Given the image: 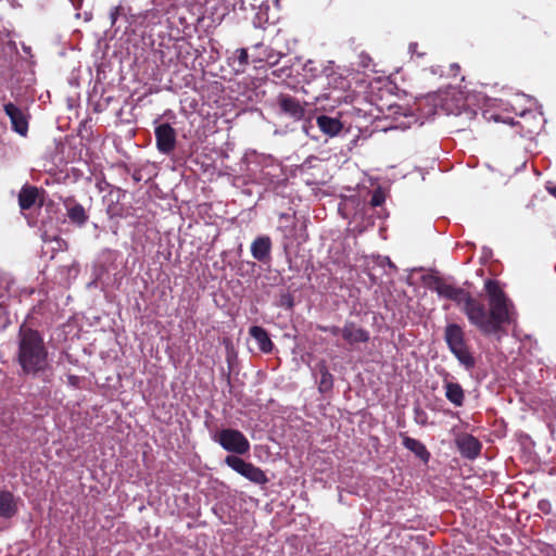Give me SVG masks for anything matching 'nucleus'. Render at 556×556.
Returning <instances> with one entry per match:
<instances>
[{
  "label": "nucleus",
  "mask_w": 556,
  "mask_h": 556,
  "mask_svg": "<svg viewBox=\"0 0 556 556\" xmlns=\"http://www.w3.org/2000/svg\"><path fill=\"white\" fill-rule=\"evenodd\" d=\"M15 361L25 376L41 377L51 368V357L43 336L26 325L20 327Z\"/></svg>",
  "instance_id": "2"
},
{
  "label": "nucleus",
  "mask_w": 556,
  "mask_h": 556,
  "mask_svg": "<svg viewBox=\"0 0 556 556\" xmlns=\"http://www.w3.org/2000/svg\"><path fill=\"white\" fill-rule=\"evenodd\" d=\"M395 113L401 114L404 121L399 122L396 125L392 126V128H401L404 130L409 128L414 123H417V118L412 113H408V110L405 108L399 106Z\"/></svg>",
  "instance_id": "24"
},
{
  "label": "nucleus",
  "mask_w": 556,
  "mask_h": 556,
  "mask_svg": "<svg viewBox=\"0 0 556 556\" xmlns=\"http://www.w3.org/2000/svg\"><path fill=\"white\" fill-rule=\"evenodd\" d=\"M20 497L12 492L0 490V517L4 519L13 518L18 511Z\"/></svg>",
  "instance_id": "10"
},
{
  "label": "nucleus",
  "mask_w": 556,
  "mask_h": 556,
  "mask_svg": "<svg viewBox=\"0 0 556 556\" xmlns=\"http://www.w3.org/2000/svg\"><path fill=\"white\" fill-rule=\"evenodd\" d=\"M278 105L281 113L294 121H300L304 117V108L301 105L299 100L289 94H280L278 97Z\"/></svg>",
  "instance_id": "8"
},
{
  "label": "nucleus",
  "mask_w": 556,
  "mask_h": 556,
  "mask_svg": "<svg viewBox=\"0 0 556 556\" xmlns=\"http://www.w3.org/2000/svg\"><path fill=\"white\" fill-rule=\"evenodd\" d=\"M16 294L15 281L9 274L0 273V307Z\"/></svg>",
  "instance_id": "18"
},
{
  "label": "nucleus",
  "mask_w": 556,
  "mask_h": 556,
  "mask_svg": "<svg viewBox=\"0 0 556 556\" xmlns=\"http://www.w3.org/2000/svg\"><path fill=\"white\" fill-rule=\"evenodd\" d=\"M121 14V7H114L111 9L110 11V21H111V25H115L118 16Z\"/></svg>",
  "instance_id": "30"
},
{
  "label": "nucleus",
  "mask_w": 556,
  "mask_h": 556,
  "mask_svg": "<svg viewBox=\"0 0 556 556\" xmlns=\"http://www.w3.org/2000/svg\"><path fill=\"white\" fill-rule=\"evenodd\" d=\"M38 190L35 187H24L18 193V204L22 210H29L36 202Z\"/></svg>",
  "instance_id": "21"
},
{
  "label": "nucleus",
  "mask_w": 556,
  "mask_h": 556,
  "mask_svg": "<svg viewBox=\"0 0 556 556\" xmlns=\"http://www.w3.org/2000/svg\"><path fill=\"white\" fill-rule=\"evenodd\" d=\"M341 336L349 344L365 343L369 340V332L352 321L344 324Z\"/></svg>",
  "instance_id": "13"
},
{
  "label": "nucleus",
  "mask_w": 556,
  "mask_h": 556,
  "mask_svg": "<svg viewBox=\"0 0 556 556\" xmlns=\"http://www.w3.org/2000/svg\"><path fill=\"white\" fill-rule=\"evenodd\" d=\"M386 201L384 192L381 188H378L374 191L371 199H370V205L374 207L380 206Z\"/></svg>",
  "instance_id": "28"
},
{
  "label": "nucleus",
  "mask_w": 556,
  "mask_h": 556,
  "mask_svg": "<svg viewBox=\"0 0 556 556\" xmlns=\"http://www.w3.org/2000/svg\"><path fill=\"white\" fill-rule=\"evenodd\" d=\"M318 128L327 136L334 137L343 128V124L338 117H331L328 115H319L316 118Z\"/></svg>",
  "instance_id": "15"
},
{
  "label": "nucleus",
  "mask_w": 556,
  "mask_h": 556,
  "mask_svg": "<svg viewBox=\"0 0 556 556\" xmlns=\"http://www.w3.org/2000/svg\"><path fill=\"white\" fill-rule=\"evenodd\" d=\"M186 4L195 20L201 21L204 17L205 7L211 5V0H186Z\"/></svg>",
  "instance_id": "22"
},
{
  "label": "nucleus",
  "mask_w": 556,
  "mask_h": 556,
  "mask_svg": "<svg viewBox=\"0 0 556 556\" xmlns=\"http://www.w3.org/2000/svg\"><path fill=\"white\" fill-rule=\"evenodd\" d=\"M450 374L445 372L443 378V388L445 390V397L455 407L463 406L465 402V391L462 386L448 379Z\"/></svg>",
  "instance_id": "9"
},
{
  "label": "nucleus",
  "mask_w": 556,
  "mask_h": 556,
  "mask_svg": "<svg viewBox=\"0 0 556 556\" xmlns=\"http://www.w3.org/2000/svg\"><path fill=\"white\" fill-rule=\"evenodd\" d=\"M386 262H387V264H388V266H389V267H391V268H395V265L390 261V258H388V257H387V258H386Z\"/></svg>",
  "instance_id": "35"
},
{
  "label": "nucleus",
  "mask_w": 556,
  "mask_h": 556,
  "mask_svg": "<svg viewBox=\"0 0 556 556\" xmlns=\"http://www.w3.org/2000/svg\"><path fill=\"white\" fill-rule=\"evenodd\" d=\"M265 55L262 61H265L269 65H276L281 59L282 54L280 52H275L271 49H265Z\"/></svg>",
  "instance_id": "27"
},
{
  "label": "nucleus",
  "mask_w": 556,
  "mask_h": 556,
  "mask_svg": "<svg viewBox=\"0 0 556 556\" xmlns=\"http://www.w3.org/2000/svg\"><path fill=\"white\" fill-rule=\"evenodd\" d=\"M444 339L448 349L466 343L464 331L457 324H450L445 327Z\"/></svg>",
  "instance_id": "16"
},
{
  "label": "nucleus",
  "mask_w": 556,
  "mask_h": 556,
  "mask_svg": "<svg viewBox=\"0 0 556 556\" xmlns=\"http://www.w3.org/2000/svg\"><path fill=\"white\" fill-rule=\"evenodd\" d=\"M213 439L225 451L237 455H244L250 451L249 440L241 431L237 429H222L214 435Z\"/></svg>",
  "instance_id": "4"
},
{
  "label": "nucleus",
  "mask_w": 556,
  "mask_h": 556,
  "mask_svg": "<svg viewBox=\"0 0 556 556\" xmlns=\"http://www.w3.org/2000/svg\"><path fill=\"white\" fill-rule=\"evenodd\" d=\"M320 329L325 332H329L330 334H332L334 337L341 334V331H342V328L337 327V326H326Z\"/></svg>",
  "instance_id": "31"
},
{
  "label": "nucleus",
  "mask_w": 556,
  "mask_h": 556,
  "mask_svg": "<svg viewBox=\"0 0 556 556\" xmlns=\"http://www.w3.org/2000/svg\"><path fill=\"white\" fill-rule=\"evenodd\" d=\"M450 351L466 370H470L475 367L476 359L472 356L466 343L458 346H454L450 349Z\"/></svg>",
  "instance_id": "17"
},
{
  "label": "nucleus",
  "mask_w": 556,
  "mask_h": 556,
  "mask_svg": "<svg viewBox=\"0 0 556 556\" xmlns=\"http://www.w3.org/2000/svg\"><path fill=\"white\" fill-rule=\"evenodd\" d=\"M318 372L320 375L319 379V390L320 392H327L332 388L333 379L332 375L329 372L328 368L325 364L318 365Z\"/></svg>",
  "instance_id": "23"
},
{
  "label": "nucleus",
  "mask_w": 556,
  "mask_h": 556,
  "mask_svg": "<svg viewBox=\"0 0 556 556\" xmlns=\"http://www.w3.org/2000/svg\"><path fill=\"white\" fill-rule=\"evenodd\" d=\"M225 464L254 484L265 485L269 481L266 473L260 467L245 462L237 455H227Z\"/></svg>",
  "instance_id": "5"
},
{
  "label": "nucleus",
  "mask_w": 556,
  "mask_h": 556,
  "mask_svg": "<svg viewBox=\"0 0 556 556\" xmlns=\"http://www.w3.org/2000/svg\"><path fill=\"white\" fill-rule=\"evenodd\" d=\"M157 150L163 154H169L176 147V131L167 123L161 124L154 130Z\"/></svg>",
  "instance_id": "6"
},
{
  "label": "nucleus",
  "mask_w": 556,
  "mask_h": 556,
  "mask_svg": "<svg viewBox=\"0 0 556 556\" xmlns=\"http://www.w3.org/2000/svg\"><path fill=\"white\" fill-rule=\"evenodd\" d=\"M64 206L66 208V215L73 224L83 226L88 220V214L86 210L75 200L66 199L64 201Z\"/></svg>",
  "instance_id": "14"
},
{
  "label": "nucleus",
  "mask_w": 556,
  "mask_h": 556,
  "mask_svg": "<svg viewBox=\"0 0 556 556\" xmlns=\"http://www.w3.org/2000/svg\"><path fill=\"white\" fill-rule=\"evenodd\" d=\"M237 10L248 13L255 27L275 23L279 16V0H237Z\"/></svg>",
  "instance_id": "3"
},
{
  "label": "nucleus",
  "mask_w": 556,
  "mask_h": 556,
  "mask_svg": "<svg viewBox=\"0 0 556 556\" xmlns=\"http://www.w3.org/2000/svg\"><path fill=\"white\" fill-rule=\"evenodd\" d=\"M270 251L271 240L268 236H260L251 244L252 256L261 263L270 261Z\"/></svg>",
  "instance_id": "12"
},
{
  "label": "nucleus",
  "mask_w": 556,
  "mask_h": 556,
  "mask_svg": "<svg viewBox=\"0 0 556 556\" xmlns=\"http://www.w3.org/2000/svg\"><path fill=\"white\" fill-rule=\"evenodd\" d=\"M408 50L410 53H417V43L416 42H412L408 47Z\"/></svg>",
  "instance_id": "33"
},
{
  "label": "nucleus",
  "mask_w": 556,
  "mask_h": 556,
  "mask_svg": "<svg viewBox=\"0 0 556 556\" xmlns=\"http://www.w3.org/2000/svg\"><path fill=\"white\" fill-rule=\"evenodd\" d=\"M460 454L469 459L476 458L481 451V443L471 434H462L456 439Z\"/></svg>",
  "instance_id": "11"
},
{
  "label": "nucleus",
  "mask_w": 556,
  "mask_h": 556,
  "mask_svg": "<svg viewBox=\"0 0 556 556\" xmlns=\"http://www.w3.org/2000/svg\"><path fill=\"white\" fill-rule=\"evenodd\" d=\"M4 112L9 116L12 129L21 136H26L28 131V121L23 110L14 103L4 104Z\"/></svg>",
  "instance_id": "7"
},
{
  "label": "nucleus",
  "mask_w": 556,
  "mask_h": 556,
  "mask_svg": "<svg viewBox=\"0 0 556 556\" xmlns=\"http://www.w3.org/2000/svg\"><path fill=\"white\" fill-rule=\"evenodd\" d=\"M429 288L435 291L439 296L463 305L462 309L470 324L484 334L497 333L503 325L509 324L514 319V306L497 281L486 280L484 283L489 299V311L483 303L473 299L467 291L446 283L439 277L432 278Z\"/></svg>",
  "instance_id": "1"
},
{
  "label": "nucleus",
  "mask_w": 556,
  "mask_h": 556,
  "mask_svg": "<svg viewBox=\"0 0 556 556\" xmlns=\"http://www.w3.org/2000/svg\"><path fill=\"white\" fill-rule=\"evenodd\" d=\"M548 191L552 195H554L556 198V186L555 187H552V188H548Z\"/></svg>",
  "instance_id": "34"
},
{
  "label": "nucleus",
  "mask_w": 556,
  "mask_h": 556,
  "mask_svg": "<svg viewBox=\"0 0 556 556\" xmlns=\"http://www.w3.org/2000/svg\"><path fill=\"white\" fill-rule=\"evenodd\" d=\"M237 61L239 65H245L248 64V52L245 49H239L237 50Z\"/></svg>",
  "instance_id": "29"
},
{
  "label": "nucleus",
  "mask_w": 556,
  "mask_h": 556,
  "mask_svg": "<svg viewBox=\"0 0 556 556\" xmlns=\"http://www.w3.org/2000/svg\"><path fill=\"white\" fill-rule=\"evenodd\" d=\"M250 336L256 341L260 350L264 353L271 352L274 344L267 333V331L260 327L253 326L250 328Z\"/></svg>",
  "instance_id": "19"
},
{
  "label": "nucleus",
  "mask_w": 556,
  "mask_h": 556,
  "mask_svg": "<svg viewBox=\"0 0 556 556\" xmlns=\"http://www.w3.org/2000/svg\"><path fill=\"white\" fill-rule=\"evenodd\" d=\"M539 508L540 510H542L543 513H548L549 509H551V504L547 502V501H541L539 503Z\"/></svg>",
  "instance_id": "32"
},
{
  "label": "nucleus",
  "mask_w": 556,
  "mask_h": 556,
  "mask_svg": "<svg viewBox=\"0 0 556 556\" xmlns=\"http://www.w3.org/2000/svg\"><path fill=\"white\" fill-rule=\"evenodd\" d=\"M520 116L528 119V118H532L535 124L534 125H529L528 127V132L530 134H533V132H536L539 129H541L542 127V113H535V112H532V111H529V110H523L521 113H520Z\"/></svg>",
  "instance_id": "25"
},
{
  "label": "nucleus",
  "mask_w": 556,
  "mask_h": 556,
  "mask_svg": "<svg viewBox=\"0 0 556 556\" xmlns=\"http://www.w3.org/2000/svg\"><path fill=\"white\" fill-rule=\"evenodd\" d=\"M219 4L223 5L225 10H237L238 5L237 0H211L212 10H217Z\"/></svg>",
  "instance_id": "26"
},
{
  "label": "nucleus",
  "mask_w": 556,
  "mask_h": 556,
  "mask_svg": "<svg viewBox=\"0 0 556 556\" xmlns=\"http://www.w3.org/2000/svg\"><path fill=\"white\" fill-rule=\"evenodd\" d=\"M403 445L414 453L419 459L424 463H427L430 458V454L427 451L426 446L418 440L405 437L403 439Z\"/></svg>",
  "instance_id": "20"
}]
</instances>
